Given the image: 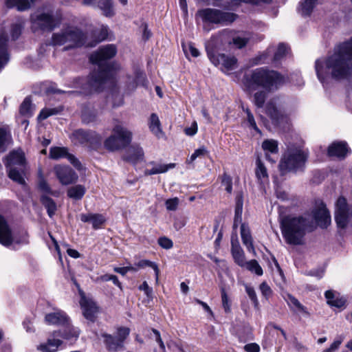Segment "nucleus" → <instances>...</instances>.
<instances>
[{"label": "nucleus", "instance_id": "1", "mask_svg": "<svg viewBox=\"0 0 352 352\" xmlns=\"http://www.w3.org/2000/svg\"><path fill=\"white\" fill-rule=\"evenodd\" d=\"M116 53L117 49L114 45H107L93 52L90 55L89 60L97 65V69L87 79L80 77L74 78V87L81 88L85 94L102 91L104 84L113 77L115 70L118 68V64L109 61Z\"/></svg>", "mask_w": 352, "mask_h": 352}, {"label": "nucleus", "instance_id": "2", "mask_svg": "<svg viewBox=\"0 0 352 352\" xmlns=\"http://www.w3.org/2000/svg\"><path fill=\"white\" fill-rule=\"evenodd\" d=\"M315 69L322 82L328 76L337 81L349 80L352 77V37L335 47L324 60H316Z\"/></svg>", "mask_w": 352, "mask_h": 352}, {"label": "nucleus", "instance_id": "3", "mask_svg": "<svg viewBox=\"0 0 352 352\" xmlns=\"http://www.w3.org/2000/svg\"><path fill=\"white\" fill-rule=\"evenodd\" d=\"M316 228L315 223L309 215H287L280 220L282 234L289 245H302L306 233L313 232Z\"/></svg>", "mask_w": 352, "mask_h": 352}, {"label": "nucleus", "instance_id": "4", "mask_svg": "<svg viewBox=\"0 0 352 352\" xmlns=\"http://www.w3.org/2000/svg\"><path fill=\"white\" fill-rule=\"evenodd\" d=\"M244 83L250 90L262 87L265 91H274L285 83V78L276 71L265 67L256 68L249 75H245Z\"/></svg>", "mask_w": 352, "mask_h": 352}, {"label": "nucleus", "instance_id": "5", "mask_svg": "<svg viewBox=\"0 0 352 352\" xmlns=\"http://www.w3.org/2000/svg\"><path fill=\"white\" fill-rule=\"evenodd\" d=\"M197 15L201 19L204 23L218 26L230 25L237 18L234 13L210 8L199 10Z\"/></svg>", "mask_w": 352, "mask_h": 352}, {"label": "nucleus", "instance_id": "6", "mask_svg": "<svg viewBox=\"0 0 352 352\" xmlns=\"http://www.w3.org/2000/svg\"><path fill=\"white\" fill-rule=\"evenodd\" d=\"M307 160V155L301 150H289L282 157L279 163L281 175L287 172H296L302 169Z\"/></svg>", "mask_w": 352, "mask_h": 352}, {"label": "nucleus", "instance_id": "7", "mask_svg": "<svg viewBox=\"0 0 352 352\" xmlns=\"http://www.w3.org/2000/svg\"><path fill=\"white\" fill-rule=\"evenodd\" d=\"M85 34L78 28H68L60 33L52 35L54 45L67 44L66 49L81 47L85 43Z\"/></svg>", "mask_w": 352, "mask_h": 352}, {"label": "nucleus", "instance_id": "8", "mask_svg": "<svg viewBox=\"0 0 352 352\" xmlns=\"http://www.w3.org/2000/svg\"><path fill=\"white\" fill-rule=\"evenodd\" d=\"M70 138L75 144L87 146L90 150L96 151L102 146V136L91 130L76 129L72 133Z\"/></svg>", "mask_w": 352, "mask_h": 352}, {"label": "nucleus", "instance_id": "9", "mask_svg": "<svg viewBox=\"0 0 352 352\" xmlns=\"http://www.w3.org/2000/svg\"><path fill=\"white\" fill-rule=\"evenodd\" d=\"M129 333V328L121 327L118 329L116 336L106 333H102L101 336L104 338L103 342L109 351L118 352L124 349V342Z\"/></svg>", "mask_w": 352, "mask_h": 352}, {"label": "nucleus", "instance_id": "10", "mask_svg": "<svg viewBox=\"0 0 352 352\" xmlns=\"http://www.w3.org/2000/svg\"><path fill=\"white\" fill-rule=\"evenodd\" d=\"M232 31L229 30H223L217 34L212 36L210 40L205 43L206 51L210 60L212 63H218L217 55L219 51L223 49L225 37L228 36Z\"/></svg>", "mask_w": 352, "mask_h": 352}, {"label": "nucleus", "instance_id": "11", "mask_svg": "<svg viewBox=\"0 0 352 352\" xmlns=\"http://www.w3.org/2000/svg\"><path fill=\"white\" fill-rule=\"evenodd\" d=\"M349 216L352 217V205L349 207L346 199L340 197L336 204L335 221L339 228L344 229L347 227Z\"/></svg>", "mask_w": 352, "mask_h": 352}, {"label": "nucleus", "instance_id": "12", "mask_svg": "<svg viewBox=\"0 0 352 352\" xmlns=\"http://www.w3.org/2000/svg\"><path fill=\"white\" fill-rule=\"evenodd\" d=\"M33 25L42 31L52 32L60 23V20L50 13L32 14L30 16Z\"/></svg>", "mask_w": 352, "mask_h": 352}, {"label": "nucleus", "instance_id": "13", "mask_svg": "<svg viewBox=\"0 0 352 352\" xmlns=\"http://www.w3.org/2000/svg\"><path fill=\"white\" fill-rule=\"evenodd\" d=\"M54 171L63 185L76 183L78 179L77 173L69 166L56 165L54 168Z\"/></svg>", "mask_w": 352, "mask_h": 352}, {"label": "nucleus", "instance_id": "14", "mask_svg": "<svg viewBox=\"0 0 352 352\" xmlns=\"http://www.w3.org/2000/svg\"><path fill=\"white\" fill-rule=\"evenodd\" d=\"M50 157L56 160L60 158H67L77 170L82 169L80 162L74 155L69 153L67 147H52L50 150Z\"/></svg>", "mask_w": 352, "mask_h": 352}, {"label": "nucleus", "instance_id": "15", "mask_svg": "<svg viewBox=\"0 0 352 352\" xmlns=\"http://www.w3.org/2000/svg\"><path fill=\"white\" fill-rule=\"evenodd\" d=\"M313 217L317 225L321 228H327L331 223V215L323 202L312 211Z\"/></svg>", "mask_w": 352, "mask_h": 352}, {"label": "nucleus", "instance_id": "16", "mask_svg": "<svg viewBox=\"0 0 352 352\" xmlns=\"http://www.w3.org/2000/svg\"><path fill=\"white\" fill-rule=\"evenodd\" d=\"M350 152V149L345 142H333L329 145L327 154L329 157H336L339 159H344Z\"/></svg>", "mask_w": 352, "mask_h": 352}, {"label": "nucleus", "instance_id": "17", "mask_svg": "<svg viewBox=\"0 0 352 352\" xmlns=\"http://www.w3.org/2000/svg\"><path fill=\"white\" fill-rule=\"evenodd\" d=\"M122 158L127 162L135 164L138 162L143 160V149L139 145H132L126 149Z\"/></svg>", "mask_w": 352, "mask_h": 352}, {"label": "nucleus", "instance_id": "18", "mask_svg": "<svg viewBox=\"0 0 352 352\" xmlns=\"http://www.w3.org/2000/svg\"><path fill=\"white\" fill-rule=\"evenodd\" d=\"M80 304L85 318L94 322L96 318V314L98 311L96 303L91 300L87 299L85 296H82Z\"/></svg>", "mask_w": 352, "mask_h": 352}, {"label": "nucleus", "instance_id": "19", "mask_svg": "<svg viewBox=\"0 0 352 352\" xmlns=\"http://www.w3.org/2000/svg\"><path fill=\"white\" fill-rule=\"evenodd\" d=\"M25 154L21 150L13 151L10 153L6 159V166L9 167H25Z\"/></svg>", "mask_w": 352, "mask_h": 352}, {"label": "nucleus", "instance_id": "20", "mask_svg": "<svg viewBox=\"0 0 352 352\" xmlns=\"http://www.w3.org/2000/svg\"><path fill=\"white\" fill-rule=\"evenodd\" d=\"M324 296L327 298V302L330 307H334L340 309H344L346 307L347 300L340 294H336L331 290L325 292Z\"/></svg>", "mask_w": 352, "mask_h": 352}, {"label": "nucleus", "instance_id": "21", "mask_svg": "<svg viewBox=\"0 0 352 352\" xmlns=\"http://www.w3.org/2000/svg\"><path fill=\"white\" fill-rule=\"evenodd\" d=\"M45 320L50 324L62 326L69 324V318L65 312L61 311L46 314Z\"/></svg>", "mask_w": 352, "mask_h": 352}, {"label": "nucleus", "instance_id": "22", "mask_svg": "<svg viewBox=\"0 0 352 352\" xmlns=\"http://www.w3.org/2000/svg\"><path fill=\"white\" fill-rule=\"evenodd\" d=\"M11 230L10 229L5 218L0 215V243L9 246L12 243Z\"/></svg>", "mask_w": 352, "mask_h": 352}, {"label": "nucleus", "instance_id": "23", "mask_svg": "<svg viewBox=\"0 0 352 352\" xmlns=\"http://www.w3.org/2000/svg\"><path fill=\"white\" fill-rule=\"evenodd\" d=\"M113 132L116 135L119 143L122 144V148L126 147L131 143L132 133L122 126L116 124L113 129Z\"/></svg>", "mask_w": 352, "mask_h": 352}, {"label": "nucleus", "instance_id": "24", "mask_svg": "<svg viewBox=\"0 0 352 352\" xmlns=\"http://www.w3.org/2000/svg\"><path fill=\"white\" fill-rule=\"evenodd\" d=\"M231 252L234 262L241 267L246 264L245 254L237 239L231 241Z\"/></svg>", "mask_w": 352, "mask_h": 352}, {"label": "nucleus", "instance_id": "25", "mask_svg": "<svg viewBox=\"0 0 352 352\" xmlns=\"http://www.w3.org/2000/svg\"><path fill=\"white\" fill-rule=\"evenodd\" d=\"M80 220L85 223H90L92 224L94 229L97 230L105 222V218L100 214H81Z\"/></svg>", "mask_w": 352, "mask_h": 352}, {"label": "nucleus", "instance_id": "26", "mask_svg": "<svg viewBox=\"0 0 352 352\" xmlns=\"http://www.w3.org/2000/svg\"><path fill=\"white\" fill-rule=\"evenodd\" d=\"M218 63L214 65H221L226 70H233L236 68L237 59L234 56H228L224 54H219L217 56Z\"/></svg>", "mask_w": 352, "mask_h": 352}, {"label": "nucleus", "instance_id": "27", "mask_svg": "<svg viewBox=\"0 0 352 352\" xmlns=\"http://www.w3.org/2000/svg\"><path fill=\"white\" fill-rule=\"evenodd\" d=\"M241 236L242 242L246 246L249 252H252L255 254V250L253 245V239L251 234L250 230L245 223L241 225Z\"/></svg>", "mask_w": 352, "mask_h": 352}, {"label": "nucleus", "instance_id": "28", "mask_svg": "<svg viewBox=\"0 0 352 352\" xmlns=\"http://www.w3.org/2000/svg\"><path fill=\"white\" fill-rule=\"evenodd\" d=\"M6 168L10 179L20 185L25 186L26 184L23 177L25 175V167H9Z\"/></svg>", "mask_w": 352, "mask_h": 352}, {"label": "nucleus", "instance_id": "29", "mask_svg": "<svg viewBox=\"0 0 352 352\" xmlns=\"http://www.w3.org/2000/svg\"><path fill=\"white\" fill-rule=\"evenodd\" d=\"M52 337L47 339L46 343L40 344L37 349L43 352H56L63 344V341L52 335Z\"/></svg>", "mask_w": 352, "mask_h": 352}, {"label": "nucleus", "instance_id": "30", "mask_svg": "<svg viewBox=\"0 0 352 352\" xmlns=\"http://www.w3.org/2000/svg\"><path fill=\"white\" fill-rule=\"evenodd\" d=\"M262 148L265 153L266 159L272 162H274L275 160H272L269 155V153L272 154H276L278 152V142L273 139L265 140L262 143Z\"/></svg>", "mask_w": 352, "mask_h": 352}, {"label": "nucleus", "instance_id": "31", "mask_svg": "<svg viewBox=\"0 0 352 352\" xmlns=\"http://www.w3.org/2000/svg\"><path fill=\"white\" fill-rule=\"evenodd\" d=\"M8 41V36L6 34H0V69L9 60V55L7 50Z\"/></svg>", "mask_w": 352, "mask_h": 352}, {"label": "nucleus", "instance_id": "32", "mask_svg": "<svg viewBox=\"0 0 352 352\" xmlns=\"http://www.w3.org/2000/svg\"><path fill=\"white\" fill-rule=\"evenodd\" d=\"M65 326L66 327L64 329L53 331L52 336L54 337L62 338L65 340H70L73 338L78 337L79 331L77 329L69 324Z\"/></svg>", "mask_w": 352, "mask_h": 352}, {"label": "nucleus", "instance_id": "33", "mask_svg": "<svg viewBox=\"0 0 352 352\" xmlns=\"http://www.w3.org/2000/svg\"><path fill=\"white\" fill-rule=\"evenodd\" d=\"M150 164L154 166L151 169H146L144 171L146 175H152L155 174H160L167 172L169 169L175 167V164L170 163L168 164H156L155 162L152 161L149 162Z\"/></svg>", "mask_w": 352, "mask_h": 352}, {"label": "nucleus", "instance_id": "34", "mask_svg": "<svg viewBox=\"0 0 352 352\" xmlns=\"http://www.w3.org/2000/svg\"><path fill=\"white\" fill-rule=\"evenodd\" d=\"M36 0H6V6L8 8H16L18 11L23 12L30 8L31 3Z\"/></svg>", "mask_w": 352, "mask_h": 352}, {"label": "nucleus", "instance_id": "35", "mask_svg": "<svg viewBox=\"0 0 352 352\" xmlns=\"http://www.w3.org/2000/svg\"><path fill=\"white\" fill-rule=\"evenodd\" d=\"M148 126L151 131L158 138H160L163 135L161 122L158 116L156 113H151L149 118Z\"/></svg>", "mask_w": 352, "mask_h": 352}, {"label": "nucleus", "instance_id": "36", "mask_svg": "<svg viewBox=\"0 0 352 352\" xmlns=\"http://www.w3.org/2000/svg\"><path fill=\"white\" fill-rule=\"evenodd\" d=\"M265 112L270 117L273 122H278L282 117L281 112L277 109L273 100H270L267 103Z\"/></svg>", "mask_w": 352, "mask_h": 352}, {"label": "nucleus", "instance_id": "37", "mask_svg": "<svg viewBox=\"0 0 352 352\" xmlns=\"http://www.w3.org/2000/svg\"><path fill=\"white\" fill-rule=\"evenodd\" d=\"M243 205V197L241 195H238L236 198L234 219L233 223L234 228H236L239 224L242 221Z\"/></svg>", "mask_w": 352, "mask_h": 352}, {"label": "nucleus", "instance_id": "38", "mask_svg": "<svg viewBox=\"0 0 352 352\" xmlns=\"http://www.w3.org/2000/svg\"><path fill=\"white\" fill-rule=\"evenodd\" d=\"M86 192L84 186L78 184L68 188L67 194L69 198L75 200H80Z\"/></svg>", "mask_w": 352, "mask_h": 352}, {"label": "nucleus", "instance_id": "39", "mask_svg": "<svg viewBox=\"0 0 352 352\" xmlns=\"http://www.w3.org/2000/svg\"><path fill=\"white\" fill-rule=\"evenodd\" d=\"M96 6L100 8L106 16H113L115 14L112 0H97Z\"/></svg>", "mask_w": 352, "mask_h": 352}, {"label": "nucleus", "instance_id": "40", "mask_svg": "<svg viewBox=\"0 0 352 352\" xmlns=\"http://www.w3.org/2000/svg\"><path fill=\"white\" fill-rule=\"evenodd\" d=\"M41 202L46 208L49 217H52L57 209L55 201L48 196L42 195L41 197Z\"/></svg>", "mask_w": 352, "mask_h": 352}, {"label": "nucleus", "instance_id": "41", "mask_svg": "<svg viewBox=\"0 0 352 352\" xmlns=\"http://www.w3.org/2000/svg\"><path fill=\"white\" fill-rule=\"evenodd\" d=\"M318 0H303L300 3V12L304 16H309L311 14Z\"/></svg>", "mask_w": 352, "mask_h": 352}, {"label": "nucleus", "instance_id": "42", "mask_svg": "<svg viewBox=\"0 0 352 352\" xmlns=\"http://www.w3.org/2000/svg\"><path fill=\"white\" fill-rule=\"evenodd\" d=\"M104 145L107 150L111 151H117L122 148V144L119 143V141L114 133L105 140Z\"/></svg>", "mask_w": 352, "mask_h": 352}, {"label": "nucleus", "instance_id": "43", "mask_svg": "<svg viewBox=\"0 0 352 352\" xmlns=\"http://www.w3.org/2000/svg\"><path fill=\"white\" fill-rule=\"evenodd\" d=\"M63 107L61 106L54 108L43 109L38 116V119L41 120H45L51 116L57 115L63 111Z\"/></svg>", "mask_w": 352, "mask_h": 352}, {"label": "nucleus", "instance_id": "44", "mask_svg": "<svg viewBox=\"0 0 352 352\" xmlns=\"http://www.w3.org/2000/svg\"><path fill=\"white\" fill-rule=\"evenodd\" d=\"M267 91H265V89H264L258 91L254 94V103L256 106V107H263L267 96Z\"/></svg>", "mask_w": 352, "mask_h": 352}, {"label": "nucleus", "instance_id": "45", "mask_svg": "<svg viewBox=\"0 0 352 352\" xmlns=\"http://www.w3.org/2000/svg\"><path fill=\"white\" fill-rule=\"evenodd\" d=\"M256 168L255 170V174L258 180H261L264 178L268 177L267 168L264 164L262 162L261 159L258 157L256 161Z\"/></svg>", "mask_w": 352, "mask_h": 352}, {"label": "nucleus", "instance_id": "46", "mask_svg": "<svg viewBox=\"0 0 352 352\" xmlns=\"http://www.w3.org/2000/svg\"><path fill=\"white\" fill-rule=\"evenodd\" d=\"M20 113L23 116L32 114V102L30 97H26L20 106Z\"/></svg>", "mask_w": 352, "mask_h": 352}, {"label": "nucleus", "instance_id": "47", "mask_svg": "<svg viewBox=\"0 0 352 352\" xmlns=\"http://www.w3.org/2000/svg\"><path fill=\"white\" fill-rule=\"evenodd\" d=\"M288 305L289 306H294L297 308L299 311L309 316V313L307 311V308L303 306L299 300L292 295L289 294L287 296Z\"/></svg>", "mask_w": 352, "mask_h": 352}, {"label": "nucleus", "instance_id": "48", "mask_svg": "<svg viewBox=\"0 0 352 352\" xmlns=\"http://www.w3.org/2000/svg\"><path fill=\"white\" fill-rule=\"evenodd\" d=\"M137 265L139 267H144L146 266L152 267L155 272L156 282L158 281L160 270L155 263L148 260H141L138 263Z\"/></svg>", "mask_w": 352, "mask_h": 352}, {"label": "nucleus", "instance_id": "49", "mask_svg": "<svg viewBox=\"0 0 352 352\" xmlns=\"http://www.w3.org/2000/svg\"><path fill=\"white\" fill-rule=\"evenodd\" d=\"M245 266H246L248 270L254 272L258 276H261L263 274V270L261 267L259 265L257 261L254 259H252L249 262H246Z\"/></svg>", "mask_w": 352, "mask_h": 352}, {"label": "nucleus", "instance_id": "50", "mask_svg": "<svg viewBox=\"0 0 352 352\" xmlns=\"http://www.w3.org/2000/svg\"><path fill=\"white\" fill-rule=\"evenodd\" d=\"M250 38L248 37H242L240 36H234L232 38V43L234 45H235L238 49H242L245 47L248 43Z\"/></svg>", "mask_w": 352, "mask_h": 352}, {"label": "nucleus", "instance_id": "51", "mask_svg": "<svg viewBox=\"0 0 352 352\" xmlns=\"http://www.w3.org/2000/svg\"><path fill=\"white\" fill-rule=\"evenodd\" d=\"M221 185L225 187V190L228 193L232 191V177L227 173H224L221 179Z\"/></svg>", "mask_w": 352, "mask_h": 352}, {"label": "nucleus", "instance_id": "52", "mask_svg": "<svg viewBox=\"0 0 352 352\" xmlns=\"http://www.w3.org/2000/svg\"><path fill=\"white\" fill-rule=\"evenodd\" d=\"M287 46L284 43H280L278 46L277 51L275 52L273 60L278 62L281 60L287 52Z\"/></svg>", "mask_w": 352, "mask_h": 352}, {"label": "nucleus", "instance_id": "53", "mask_svg": "<svg viewBox=\"0 0 352 352\" xmlns=\"http://www.w3.org/2000/svg\"><path fill=\"white\" fill-rule=\"evenodd\" d=\"M23 26L21 23H14L11 26V36L12 40L19 38L22 32Z\"/></svg>", "mask_w": 352, "mask_h": 352}, {"label": "nucleus", "instance_id": "54", "mask_svg": "<svg viewBox=\"0 0 352 352\" xmlns=\"http://www.w3.org/2000/svg\"><path fill=\"white\" fill-rule=\"evenodd\" d=\"M221 293L223 307L226 313H229L230 311V302L224 288H221Z\"/></svg>", "mask_w": 352, "mask_h": 352}, {"label": "nucleus", "instance_id": "55", "mask_svg": "<svg viewBox=\"0 0 352 352\" xmlns=\"http://www.w3.org/2000/svg\"><path fill=\"white\" fill-rule=\"evenodd\" d=\"M38 188L43 192L52 194V189L45 178H41L40 180H38Z\"/></svg>", "mask_w": 352, "mask_h": 352}, {"label": "nucleus", "instance_id": "56", "mask_svg": "<svg viewBox=\"0 0 352 352\" xmlns=\"http://www.w3.org/2000/svg\"><path fill=\"white\" fill-rule=\"evenodd\" d=\"M245 291L250 300L253 302L254 307H257L258 306V300L254 288L246 285Z\"/></svg>", "mask_w": 352, "mask_h": 352}, {"label": "nucleus", "instance_id": "57", "mask_svg": "<svg viewBox=\"0 0 352 352\" xmlns=\"http://www.w3.org/2000/svg\"><path fill=\"white\" fill-rule=\"evenodd\" d=\"M179 204V199L175 197L173 199H168L165 202L166 208L168 210L175 211L177 210Z\"/></svg>", "mask_w": 352, "mask_h": 352}, {"label": "nucleus", "instance_id": "58", "mask_svg": "<svg viewBox=\"0 0 352 352\" xmlns=\"http://www.w3.org/2000/svg\"><path fill=\"white\" fill-rule=\"evenodd\" d=\"M100 280L104 282L111 280L114 285L121 288V283L119 281L117 276L113 274H104L100 277Z\"/></svg>", "mask_w": 352, "mask_h": 352}, {"label": "nucleus", "instance_id": "59", "mask_svg": "<svg viewBox=\"0 0 352 352\" xmlns=\"http://www.w3.org/2000/svg\"><path fill=\"white\" fill-rule=\"evenodd\" d=\"M158 244L162 248L166 249V250L170 249L173 246V241L170 239H168L166 236H162V237L159 238Z\"/></svg>", "mask_w": 352, "mask_h": 352}, {"label": "nucleus", "instance_id": "60", "mask_svg": "<svg viewBox=\"0 0 352 352\" xmlns=\"http://www.w3.org/2000/svg\"><path fill=\"white\" fill-rule=\"evenodd\" d=\"M6 139V131L3 128H0V152H3L5 151V144Z\"/></svg>", "mask_w": 352, "mask_h": 352}, {"label": "nucleus", "instance_id": "61", "mask_svg": "<svg viewBox=\"0 0 352 352\" xmlns=\"http://www.w3.org/2000/svg\"><path fill=\"white\" fill-rule=\"evenodd\" d=\"M184 132L187 135L192 136L197 132V124L196 122H193L190 127H186L184 129Z\"/></svg>", "mask_w": 352, "mask_h": 352}, {"label": "nucleus", "instance_id": "62", "mask_svg": "<svg viewBox=\"0 0 352 352\" xmlns=\"http://www.w3.org/2000/svg\"><path fill=\"white\" fill-rule=\"evenodd\" d=\"M152 331L155 334L156 342L159 344L160 349L163 351V352H164L165 351V345L161 338L160 331L155 329H152Z\"/></svg>", "mask_w": 352, "mask_h": 352}, {"label": "nucleus", "instance_id": "63", "mask_svg": "<svg viewBox=\"0 0 352 352\" xmlns=\"http://www.w3.org/2000/svg\"><path fill=\"white\" fill-rule=\"evenodd\" d=\"M135 78L136 82L142 83L144 85V81L146 80V77L144 73L141 70H136L135 72Z\"/></svg>", "mask_w": 352, "mask_h": 352}, {"label": "nucleus", "instance_id": "64", "mask_svg": "<svg viewBox=\"0 0 352 352\" xmlns=\"http://www.w3.org/2000/svg\"><path fill=\"white\" fill-rule=\"evenodd\" d=\"M244 349L247 352H259L260 346L256 343H250L245 345Z\"/></svg>", "mask_w": 352, "mask_h": 352}]
</instances>
